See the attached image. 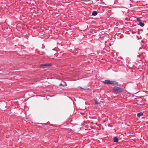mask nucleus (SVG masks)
I'll list each match as a JSON object with an SVG mask.
<instances>
[{
    "label": "nucleus",
    "instance_id": "nucleus-3",
    "mask_svg": "<svg viewBox=\"0 0 148 148\" xmlns=\"http://www.w3.org/2000/svg\"><path fill=\"white\" fill-rule=\"evenodd\" d=\"M51 64H42L40 65V67L42 66H51Z\"/></svg>",
    "mask_w": 148,
    "mask_h": 148
},
{
    "label": "nucleus",
    "instance_id": "nucleus-8",
    "mask_svg": "<svg viewBox=\"0 0 148 148\" xmlns=\"http://www.w3.org/2000/svg\"><path fill=\"white\" fill-rule=\"evenodd\" d=\"M137 21L139 23L141 21V20L139 18H138L137 19Z\"/></svg>",
    "mask_w": 148,
    "mask_h": 148
},
{
    "label": "nucleus",
    "instance_id": "nucleus-1",
    "mask_svg": "<svg viewBox=\"0 0 148 148\" xmlns=\"http://www.w3.org/2000/svg\"><path fill=\"white\" fill-rule=\"evenodd\" d=\"M112 90L114 93H121L124 90L121 88L117 86H115L113 88Z\"/></svg>",
    "mask_w": 148,
    "mask_h": 148
},
{
    "label": "nucleus",
    "instance_id": "nucleus-9",
    "mask_svg": "<svg viewBox=\"0 0 148 148\" xmlns=\"http://www.w3.org/2000/svg\"><path fill=\"white\" fill-rule=\"evenodd\" d=\"M59 86H65V85H63L61 83L60 84Z\"/></svg>",
    "mask_w": 148,
    "mask_h": 148
},
{
    "label": "nucleus",
    "instance_id": "nucleus-2",
    "mask_svg": "<svg viewBox=\"0 0 148 148\" xmlns=\"http://www.w3.org/2000/svg\"><path fill=\"white\" fill-rule=\"evenodd\" d=\"M103 83L107 84H112L118 85V82L114 81H110L109 80H106L103 82Z\"/></svg>",
    "mask_w": 148,
    "mask_h": 148
},
{
    "label": "nucleus",
    "instance_id": "nucleus-7",
    "mask_svg": "<svg viewBox=\"0 0 148 148\" xmlns=\"http://www.w3.org/2000/svg\"><path fill=\"white\" fill-rule=\"evenodd\" d=\"M144 23H141V24L140 25V26H141V27H143L144 26Z\"/></svg>",
    "mask_w": 148,
    "mask_h": 148
},
{
    "label": "nucleus",
    "instance_id": "nucleus-11",
    "mask_svg": "<svg viewBox=\"0 0 148 148\" xmlns=\"http://www.w3.org/2000/svg\"><path fill=\"white\" fill-rule=\"evenodd\" d=\"M141 23H142L141 21V22H139V25H140V24H141Z\"/></svg>",
    "mask_w": 148,
    "mask_h": 148
},
{
    "label": "nucleus",
    "instance_id": "nucleus-4",
    "mask_svg": "<svg viewBox=\"0 0 148 148\" xmlns=\"http://www.w3.org/2000/svg\"><path fill=\"white\" fill-rule=\"evenodd\" d=\"M143 114L142 112H140L138 113L137 114V116L139 118L141 116H142Z\"/></svg>",
    "mask_w": 148,
    "mask_h": 148
},
{
    "label": "nucleus",
    "instance_id": "nucleus-5",
    "mask_svg": "<svg viewBox=\"0 0 148 148\" xmlns=\"http://www.w3.org/2000/svg\"><path fill=\"white\" fill-rule=\"evenodd\" d=\"M113 140L115 142H117L118 141V140L117 138L115 137L114 138Z\"/></svg>",
    "mask_w": 148,
    "mask_h": 148
},
{
    "label": "nucleus",
    "instance_id": "nucleus-6",
    "mask_svg": "<svg viewBox=\"0 0 148 148\" xmlns=\"http://www.w3.org/2000/svg\"><path fill=\"white\" fill-rule=\"evenodd\" d=\"M97 12L96 11H93L92 13L93 15L95 16L97 14Z\"/></svg>",
    "mask_w": 148,
    "mask_h": 148
},
{
    "label": "nucleus",
    "instance_id": "nucleus-10",
    "mask_svg": "<svg viewBox=\"0 0 148 148\" xmlns=\"http://www.w3.org/2000/svg\"><path fill=\"white\" fill-rule=\"evenodd\" d=\"M95 103H96V104H98V102L97 101H95Z\"/></svg>",
    "mask_w": 148,
    "mask_h": 148
}]
</instances>
